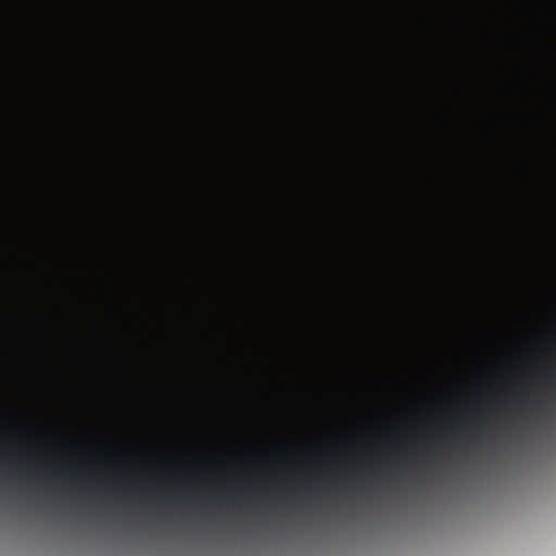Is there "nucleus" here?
<instances>
[{
	"mask_svg": "<svg viewBox=\"0 0 556 556\" xmlns=\"http://www.w3.org/2000/svg\"><path fill=\"white\" fill-rule=\"evenodd\" d=\"M532 403H533V405L535 406L536 409H542L543 408V405H544L543 401L536 400V401H533Z\"/></svg>",
	"mask_w": 556,
	"mask_h": 556,
	"instance_id": "f257e3e1",
	"label": "nucleus"
},
{
	"mask_svg": "<svg viewBox=\"0 0 556 556\" xmlns=\"http://www.w3.org/2000/svg\"><path fill=\"white\" fill-rule=\"evenodd\" d=\"M1 458H2L3 460H7V459H8V455H7V454H3V455H1Z\"/></svg>",
	"mask_w": 556,
	"mask_h": 556,
	"instance_id": "f03ea898",
	"label": "nucleus"
}]
</instances>
